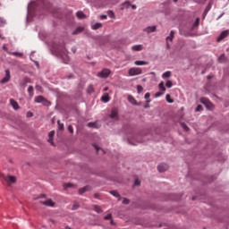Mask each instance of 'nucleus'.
Listing matches in <instances>:
<instances>
[{"instance_id": "46", "label": "nucleus", "mask_w": 229, "mask_h": 229, "mask_svg": "<svg viewBox=\"0 0 229 229\" xmlns=\"http://www.w3.org/2000/svg\"><path fill=\"white\" fill-rule=\"evenodd\" d=\"M123 205H128V203H130V200L128 199H123Z\"/></svg>"}, {"instance_id": "57", "label": "nucleus", "mask_w": 229, "mask_h": 229, "mask_svg": "<svg viewBox=\"0 0 229 229\" xmlns=\"http://www.w3.org/2000/svg\"><path fill=\"white\" fill-rule=\"evenodd\" d=\"M108 90V87L104 88V91L106 92Z\"/></svg>"}, {"instance_id": "56", "label": "nucleus", "mask_w": 229, "mask_h": 229, "mask_svg": "<svg viewBox=\"0 0 229 229\" xmlns=\"http://www.w3.org/2000/svg\"><path fill=\"white\" fill-rule=\"evenodd\" d=\"M72 53H76V48H72Z\"/></svg>"}, {"instance_id": "43", "label": "nucleus", "mask_w": 229, "mask_h": 229, "mask_svg": "<svg viewBox=\"0 0 229 229\" xmlns=\"http://www.w3.org/2000/svg\"><path fill=\"white\" fill-rule=\"evenodd\" d=\"M68 131H70V133H74V129L72 128V125L68 126Z\"/></svg>"}, {"instance_id": "13", "label": "nucleus", "mask_w": 229, "mask_h": 229, "mask_svg": "<svg viewBox=\"0 0 229 229\" xmlns=\"http://www.w3.org/2000/svg\"><path fill=\"white\" fill-rule=\"evenodd\" d=\"M101 100L103 101V103H108V101H110V96H108V93H105L102 96Z\"/></svg>"}, {"instance_id": "19", "label": "nucleus", "mask_w": 229, "mask_h": 229, "mask_svg": "<svg viewBox=\"0 0 229 229\" xmlns=\"http://www.w3.org/2000/svg\"><path fill=\"white\" fill-rule=\"evenodd\" d=\"M218 62L220 64H225V62H226V55H225V54L221 55L219 57H218Z\"/></svg>"}, {"instance_id": "40", "label": "nucleus", "mask_w": 229, "mask_h": 229, "mask_svg": "<svg viewBox=\"0 0 229 229\" xmlns=\"http://www.w3.org/2000/svg\"><path fill=\"white\" fill-rule=\"evenodd\" d=\"M209 11H210V4H208V5L207 6V8L205 9V11H204V15H206L207 13H208Z\"/></svg>"}, {"instance_id": "5", "label": "nucleus", "mask_w": 229, "mask_h": 229, "mask_svg": "<svg viewBox=\"0 0 229 229\" xmlns=\"http://www.w3.org/2000/svg\"><path fill=\"white\" fill-rule=\"evenodd\" d=\"M35 103H42V105L47 106L49 105V101L46 99V98L42 96H38L35 98Z\"/></svg>"}, {"instance_id": "55", "label": "nucleus", "mask_w": 229, "mask_h": 229, "mask_svg": "<svg viewBox=\"0 0 229 229\" xmlns=\"http://www.w3.org/2000/svg\"><path fill=\"white\" fill-rule=\"evenodd\" d=\"M131 8H132V10H137V5L132 4V5H131Z\"/></svg>"}, {"instance_id": "23", "label": "nucleus", "mask_w": 229, "mask_h": 229, "mask_svg": "<svg viewBox=\"0 0 229 229\" xmlns=\"http://www.w3.org/2000/svg\"><path fill=\"white\" fill-rule=\"evenodd\" d=\"M99 28H103V23L98 22L92 25V30H99Z\"/></svg>"}, {"instance_id": "3", "label": "nucleus", "mask_w": 229, "mask_h": 229, "mask_svg": "<svg viewBox=\"0 0 229 229\" xmlns=\"http://www.w3.org/2000/svg\"><path fill=\"white\" fill-rule=\"evenodd\" d=\"M200 103L202 105H204L206 106V108H208V110H212L214 108V105L207 98H200Z\"/></svg>"}, {"instance_id": "4", "label": "nucleus", "mask_w": 229, "mask_h": 229, "mask_svg": "<svg viewBox=\"0 0 229 229\" xmlns=\"http://www.w3.org/2000/svg\"><path fill=\"white\" fill-rule=\"evenodd\" d=\"M129 76H139L142 74V69L137 68V67H132L129 69Z\"/></svg>"}, {"instance_id": "8", "label": "nucleus", "mask_w": 229, "mask_h": 229, "mask_svg": "<svg viewBox=\"0 0 229 229\" xmlns=\"http://www.w3.org/2000/svg\"><path fill=\"white\" fill-rule=\"evenodd\" d=\"M128 101L129 103H131V105H133L134 106H139V103H137V100L135 99V98H133V96L129 95L128 96Z\"/></svg>"}, {"instance_id": "25", "label": "nucleus", "mask_w": 229, "mask_h": 229, "mask_svg": "<svg viewBox=\"0 0 229 229\" xmlns=\"http://www.w3.org/2000/svg\"><path fill=\"white\" fill-rule=\"evenodd\" d=\"M158 87H159V90H160L161 92H165V86H164V81H161V82L159 83Z\"/></svg>"}, {"instance_id": "50", "label": "nucleus", "mask_w": 229, "mask_h": 229, "mask_svg": "<svg viewBox=\"0 0 229 229\" xmlns=\"http://www.w3.org/2000/svg\"><path fill=\"white\" fill-rule=\"evenodd\" d=\"M48 142L51 143L52 146L55 145V144L53 143V138H49V139H48Z\"/></svg>"}, {"instance_id": "37", "label": "nucleus", "mask_w": 229, "mask_h": 229, "mask_svg": "<svg viewBox=\"0 0 229 229\" xmlns=\"http://www.w3.org/2000/svg\"><path fill=\"white\" fill-rule=\"evenodd\" d=\"M182 128L185 130V131H189V126H187L185 123H181Z\"/></svg>"}, {"instance_id": "36", "label": "nucleus", "mask_w": 229, "mask_h": 229, "mask_svg": "<svg viewBox=\"0 0 229 229\" xmlns=\"http://www.w3.org/2000/svg\"><path fill=\"white\" fill-rule=\"evenodd\" d=\"M104 219L106 221H109L110 219H112V214H107L106 216H104Z\"/></svg>"}, {"instance_id": "60", "label": "nucleus", "mask_w": 229, "mask_h": 229, "mask_svg": "<svg viewBox=\"0 0 229 229\" xmlns=\"http://www.w3.org/2000/svg\"><path fill=\"white\" fill-rule=\"evenodd\" d=\"M110 224L111 225H115V223H114V220H111Z\"/></svg>"}, {"instance_id": "12", "label": "nucleus", "mask_w": 229, "mask_h": 229, "mask_svg": "<svg viewBox=\"0 0 229 229\" xmlns=\"http://www.w3.org/2000/svg\"><path fill=\"white\" fill-rule=\"evenodd\" d=\"M42 205H47V207H55V202L51 199H47L46 201H41Z\"/></svg>"}, {"instance_id": "31", "label": "nucleus", "mask_w": 229, "mask_h": 229, "mask_svg": "<svg viewBox=\"0 0 229 229\" xmlns=\"http://www.w3.org/2000/svg\"><path fill=\"white\" fill-rule=\"evenodd\" d=\"M201 111H203V106L198 105L195 109V112H201Z\"/></svg>"}, {"instance_id": "18", "label": "nucleus", "mask_w": 229, "mask_h": 229, "mask_svg": "<svg viewBox=\"0 0 229 229\" xmlns=\"http://www.w3.org/2000/svg\"><path fill=\"white\" fill-rule=\"evenodd\" d=\"M132 51H142V45H134L131 47Z\"/></svg>"}, {"instance_id": "63", "label": "nucleus", "mask_w": 229, "mask_h": 229, "mask_svg": "<svg viewBox=\"0 0 229 229\" xmlns=\"http://www.w3.org/2000/svg\"><path fill=\"white\" fill-rule=\"evenodd\" d=\"M178 0H174V3H177Z\"/></svg>"}, {"instance_id": "52", "label": "nucleus", "mask_w": 229, "mask_h": 229, "mask_svg": "<svg viewBox=\"0 0 229 229\" xmlns=\"http://www.w3.org/2000/svg\"><path fill=\"white\" fill-rule=\"evenodd\" d=\"M106 18H107L106 15H101V16H100V19H102V20H105V19H106Z\"/></svg>"}, {"instance_id": "2", "label": "nucleus", "mask_w": 229, "mask_h": 229, "mask_svg": "<svg viewBox=\"0 0 229 229\" xmlns=\"http://www.w3.org/2000/svg\"><path fill=\"white\" fill-rule=\"evenodd\" d=\"M110 74H112V71H110V69L105 68L98 73V78H103L104 80H106V78H108Z\"/></svg>"}, {"instance_id": "27", "label": "nucleus", "mask_w": 229, "mask_h": 229, "mask_svg": "<svg viewBox=\"0 0 229 229\" xmlns=\"http://www.w3.org/2000/svg\"><path fill=\"white\" fill-rule=\"evenodd\" d=\"M10 55H13V56H19V57L23 56L22 53H20V52H13Z\"/></svg>"}, {"instance_id": "64", "label": "nucleus", "mask_w": 229, "mask_h": 229, "mask_svg": "<svg viewBox=\"0 0 229 229\" xmlns=\"http://www.w3.org/2000/svg\"><path fill=\"white\" fill-rule=\"evenodd\" d=\"M28 12H30V6L28 7Z\"/></svg>"}, {"instance_id": "1", "label": "nucleus", "mask_w": 229, "mask_h": 229, "mask_svg": "<svg viewBox=\"0 0 229 229\" xmlns=\"http://www.w3.org/2000/svg\"><path fill=\"white\" fill-rule=\"evenodd\" d=\"M1 182H6L8 185H12V183H15L17 179L13 175H5L4 174H0Z\"/></svg>"}, {"instance_id": "20", "label": "nucleus", "mask_w": 229, "mask_h": 229, "mask_svg": "<svg viewBox=\"0 0 229 229\" xmlns=\"http://www.w3.org/2000/svg\"><path fill=\"white\" fill-rule=\"evenodd\" d=\"M149 63L146 62V61H135L134 64L135 65H148Z\"/></svg>"}, {"instance_id": "24", "label": "nucleus", "mask_w": 229, "mask_h": 229, "mask_svg": "<svg viewBox=\"0 0 229 229\" xmlns=\"http://www.w3.org/2000/svg\"><path fill=\"white\" fill-rule=\"evenodd\" d=\"M163 80H165L166 78H171V72H165L162 74Z\"/></svg>"}, {"instance_id": "30", "label": "nucleus", "mask_w": 229, "mask_h": 229, "mask_svg": "<svg viewBox=\"0 0 229 229\" xmlns=\"http://www.w3.org/2000/svg\"><path fill=\"white\" fill-rule=\"evenodd\" d=\"M165 87H167V89H171V87H173V81H166Z\"/></svg>"}, {"instance_id": "44", "label": "nucleus", "mask_w": 229, "mask_h": 229, "mask_svg": "<svg viewBox=\"0 0 229 229\" xmlns=\"http://www.w3.org/2000/svg\"><path fill=\"white\" fill-rule=\"evenodd\" d=\"M48 137H49L50 139H53V137H55V131H51L49 132V134H48Z\"/></svg>"}, {"instance_id": "45", "label": "nucleus", "mask_w": 229, "mask_h": 229, "mask_svg": "<svg viewBox=\"0 0 229 229\" xmlns=\"http://www.w3.org/2000/svg\"><path fill=\"white\" fill-rule=\"evenodd\" d=\"M64 189H69L70 187H72V184H71V183H64Z\"/></svg>"}, {"instance_id": "6", "label": "nucleus", "mask_w": 229, "mask_h": 229, "mask_svg": "<svg viewBox=\"0 0 229 229\" xmlns=\"http://www.w3.org/2000/svg\"><path fill=\"white\" fill-rule=\"evenodd\" d=\"M11 78L10 70H5V76L1 80L0 83H8Z\"/></svg>"}, {"instance_id": "29", "label": "nucleus", "mask_w": 229, "mask_h": 229, "mask_svg": "<svg viewBox=\"0 0 229 229\" xmlns=\"http://www.w3.org/2000/svg\"><path fill=\"white\" fill-rule=\"evenodd\" d=\"M28 92H29L30 97H33V86H30L28 88Z\"/></svg>"}, {"instance_id": "34", "label": "nucleus", "mask_w": 229, "mask_h": 229, "mask_svg": "<svg viewBox=\"0 0 229 229\" xmlns=\"http://www.w3.org/2000/svg\"><path fill=\"white\" fill-rule=\"evenodd\" d=\"M144 90V88H142V86L138 85L137 86V92L138 94H140V92H142Z\"/></svg>"}, {"instance_id": "15", "label": "nucleus", "mask_w": 229, "mask_h": 229, "mask_svg": "<svg viewBox=\"0 0 229 229\" xmlns=\"http://www.w3.org/2000/svg\"><path fill=\"white\" fill-rule=\"evenodd\" d=\"M117 115H118L117 109L115 108L112 109L111 114H110L111 119H117Z\"/></svg>"}, {"instance_id": "48", "label": "nucleus", "mask_w": 229, "mask_h": 229, "mask_svg": "<svg viewBox=\"0 0 229 229\" xmlns=\"http://www.w3.org/2000/svg\"><path fill=\"white\" fill-rule=\"evenodd\" d=\"M150 96L151 95L149 93H146L145 94V99H149Z\"/></svg>"}, {"instance_id": "58", "label": "nucleus", "mask_w": 229, "mask_h": 229, "mask_svg": "<svg viewBox=\"0 0 229 229\" xmlns=\"http://www.w3.org/2000/svg\"><path fill=\"white\" fill-rule=\"evenodd\" d=\"M3 49H4V51H8V48H6L4 46L3 47Z\"/></svg>"}, {"instance_id": "28", "label": "nucleus", "mask_w": 229, "mask_h": 229, "mask_svg": "<svg viewBox=\"0 0 229 229\" xmlns=\"http://www.w3.org/2000/svg\"><path fill=\"white\" fill-rule=\"evenodd\" d=\"M107 14L110 19H115V13H114L112 11H108Z\"/></svg>"}, {"instance_id": "41", "label": "nucleus", "mask_w": 229, "mask_h": 229, "mask_svg": "<svg viewBox=\"0 0 229 229\" xmlns=\"http://www.w3.org/2000/svg\"><path fill=\"white\" fill-rule=\"evenodd\" d=\"M88 126L89 128H96V123H89Z\"/></svg>"}, {"instance_id": "22", "label": "nucleus", "mask_w": 229, "mask_h": 229, "mask_svg": "<svg viewBox=\"0 0 229 229\" xmlns=\"http://www.w3.org/2000/svg\"><path fill=\"white\" fill-rule=\"evenodd\" d=\"M93 208H94L95 212H97L98 214H101L103 212V209H101V208L98 205H94Z\"/></svg>"}, {"instance_id": "7", "label": "nucleus", "mask_w": 229, "mask_h": 229, "mask_svg": "<svg viewBox=\"0 0 229 229\" xmlns=\"http://www.w3.org/2000/svg\"><path fill=\"white\" fill-rule=\"evenodd\" d=\"M167 169H169V165H167L165 163H162L157 166L159 173H165Z\"/></svg>"}, {"instance_id": "59", "label": "nucleus", "mask_w": 229, "mask_h": 229, "mask_svg": "<svg viewBox=\"0 0 229 229\" xmlns=\"http://www.w3.org/2000/svg\"><path fill=\"white\" fill-rule=\"evenodd\" d=\"M95 198H99V195L98 193H96Z\"/></svg>"}, {"instance_id": "17", "label": "nucleus", "mask_w": 229, "mask_h": 229, "mask_svg": "<svg viewBox=\"0 0 229 229\" xmlns=\"http://www.w3.org/2000/svg\"><path fill=\"white\" fill-rule=\"evenodd\" d=\"M85 30L83 27H78L75 29V30L72 32V35H79V33H81Z\"/></svg>"}, {"instance_id": "9", "label": "nucleus", "mask_w": 229, "mask_h": 229, "mask_svg": "<svg viewBox=\"0 0 229 229\" xmlns=\"http://www.w3.org/2000/svg\"><path fill=\"white\" fill-rule=\"evenodd\" d=\"M227 35H228V30H224L223 32H221V34L217 38V42H221V40H223V38H226Z\"/></svg>"}, {"instance_id": "32", "label": "nucleus", "mask_w": 229, "mask_h": 229, "mask_svg": "<svg viewBox=\"0 0 229 229\" xmlns=\"http://www.w3.org/2000/svg\"><path fill=\"white\" fill-rule=\"evenodd\" d=\"M59 55H61L62 56H67V50L64 48L63 51H59Z\"/></svg>"}, {"instance_id": "10", "label": "nucleus", "mask_w": 229, "mask_h": 229, "mask_svg": "<svg viewBox=\"0 0 229 229\" xmlns=\"http://www.w3.org/2000/svg\"><path fill=\"white\" fill-rule=\"evenodd\" d=\"M144 31H146V33L149 34V33H155V31H157V26H151V27H147Z\"/></svg>"}, {"instance_id": "21", "label": "nucleus", "mask_w": 229, "mask_h": 229, "mask_svg": "<svg viewBox=\"0 0 229 229\" xmlns=\"http://www.w3.org/2000/svg\"><path fill=\"white\" fill-rule=\"evenodd\" d=\"M76 15L78 19H86L85 13H83L81 11L77 12Z\"/></svg>"}, {"instance_id": "49", "label": "nucleus", "mask_w": 229, "mask_h": 229, "mask_svg": "<svg viewBox=\"0 0 229 229\" xmlns=\"http://www.w3.org/2000/svg\"><path fill=\"white\" fill-rule=\"evenodd\" d=\"M36 90H42V87L39 85H36Z\"/></svg>"}, {"instance_id": "35", "label": "nucleus", "mask_w": 229, "mask_h": 229, "mask_svg": "<svg viewBox=\"0 0 229 229\" xmlns=\"http://www.w3.org/2000/svg\"><path fill=\"white\" fill-rule=\"evenodd\" d=\"M164 94H165V91H159V92H157V93H156V98H160V96H164Z\"/></svg>"}, {"instance_id": "42", "label": "nucleus", "mask_w": 229, "mask_h": 229, "mask_svg": "<svg viewBox=\"0 0 229 229\" xmlns=\"http://www.w3.org/2000/svg\"><path fill=\"white\" fill-rule=\"evenodd\" d=\"M193 26H195V27H196V26H199V18H197V19L195 20Z\"/></svg>"}, {"instance_id": "16", "label": "nucleus", "mask_w": 229, "mask_h": 229, "mask_svg": "<svg viewBox=\"0 0 229 229\" xmlns=\"http://www.w3.org/2000/svg\"><path fill=\"white\" fill-rule=\"evenodd\" d=\"M173 38H174V30L170 31V35L166 37V42H173Z\"/></svg>"}, {"instance_id": "53", "label": "nucleus", "mask_w": 229, "mask_h": 229, "mask_svg": "<svg viewBox=\"0 0 229 229\" xmlns=\"http://www.w3.org/2000/svg\"><path fill=\"white\" fill-rule=\"evenodd\" d=\"M169 41H166V49H170Z\"/></svg>"}, {"instance_id": "14", "label": "nucleus", "mask_w": 229, "mask_h": 229, "mask_svg": "<svg viewBox=\"0 0 229 229\" xmlns=\"http://www.w3.org/2000/svg\"><path fill=\"white\" fill-rule=\"evenodd\" d=\"M92 188H90V186H85L81 189L79 190V194H83L84 192H87V191H91Z\"/></svg>"}, {"instance_id": "38", "label": "nucleus", "mask_w": 229, "mask_h": 229, "mask_svg": "<svg viewBox=\"0 0 229 229\" xmlns=\"http://www.w3.org/2000/svg\"><path fill=\"white\" fill-rule=\"evenodd\" d=\"M59 130H64V123H60V120L57 121Z\"/></svg>"}, {"instance_id": "39", "label": "nucleus", "mask_w": 229, "mask_h": 229, "mask_svg": "<svg viewBox=\"0 0 229 229\" xmlns=\"http://www.w3.org/2000/svg\"><path fill=\"white\" fill-rule=\"evenodd\" d=\"M79 208H80V205L78 203H75V204H73L72 209L78 210Z\"/></svg>"}, {"instance_id": "61", "label": "nucleus", "mask_w": 229, "mask_h": 229, "mask_svg": "<svg viewBox=\"0 0 229 229\" xmlns=\"http://www.w3.org/2000/svg\"><path fill=\"white\" fill-rule=\"evenodd\" d=\"M212 78V76H208V80H210Z\"/></svg>"}, {"instance_id": "26", "label": "nucleus", "mask_w": 229, "mask_h": 229, "mask_svg": "<svg viewBox=\"0 0 229 229\" xmlns=\"http://www.w3.org/2000/svg\"><path fill=\"white\" fill-rule=\"evenodd\" d=\"M165 100L167 101V103H174V100L171 99V95L169 94L165 96Z\"/></svg>"}, {"instance_id": "62", "label": "nucleus", "mask_w": 229, "mask_h": 229, "mask_svg": "<svg viewBox=\"0 0 229 229\" xmlns=\"http://www.w3.org/2000/svg\"><path fill=\"white\" fill-rule=\"evenodd\" d=\"M68 78H69V80H71V78H72V75H70Z\"/></svg>"}, {"instance_id": "47", "label": "nucleus", "mask_w": 229, "mask_h": 229, "mask_svg": "<svg viewBox=\"0 0 229 229\" xmlns=\"http://www.w3.org/2000/svg\"><path fill=\"white\" fill-rule=\"evenodd\" d=\"M134 185H140V181H139V179H136L134 182Z\"/></svg>"}, {"instance_id": "33", "label": "nucleus", "mask_w": 229, "mask_h": 229, "mask_svg": "<svg viewBox=\"0 0 229 229\" xmlns=\"http://www.w3.org/2000/svg\"><path fill=\"white\" fill-rule=\"evenodd\" d=\"M110 193L112 196H114V198H119V193L116 191H111Z\"/></svg>"}, {"instance_id": "54", "label": "nucleus", "mask_w": 229, "mask_h": 229, "mask_svg": "<svg viewBox=\"0 0 229 229\" xmlns=\"http://www.w3.org/2000/svg\"><path fill=\"white\" fill-rule=\"evenodd\" d=\"M94 148L97 150V152L99 151V147H98L97 145H94Z\"/></svg>"}, {"instance_id": "51", "label": "nucleus", "mask_w": 229, "mask_h": 229, "mask_svg": "<svg viewBox=\"0 0 229 229\" xmlns=\"http://www.w3.org/2000/svg\"><path fill=\"white\" fill-rule=\"evenodd\" d=\"M25 83H31V80H30L29 78H25Z\"/></svg>"}, {"instance_id": "11", "label": "nucleus", "mask_w": 229, "mask_h": 229, "mask_svg": "<svg viewBox=\"0 0 229 229\" xmlns=\"http://www.w3.org/2000/svg\"><path fill=\"white\" fill-rule=\"evenodd\" d=\"M10 103L14 110H19V103H17V101L14 99H10Z\"/></svg>"}]
</instances>
